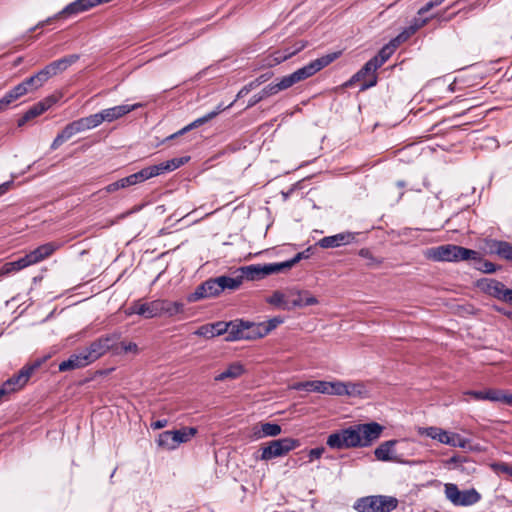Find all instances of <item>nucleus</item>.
Returning <instances> with one entry per match:
<instances>
[{"label": "nucleus", "mask_w": 512, "mask_h": 512, "mask_svg": "<svg viewBox=\"0 0 512 512\" xmlns=\"http://www.w3.org/2000/svg\"><path fill=\"white\" fill-rule=\"evenodd\" d=\"M121 338L120 333H112L93 341L89 347L84 349L90 362H94L103 356L107 351L112 350L114 354H119L118 341Z\"/></svg>", "instance_id": "6"}, {"label": "nucleus", "mask_w": 512, "mask_h": 512, "mask_svg": "<svg viewBox=\"0 0 512 512\" xmlns=\"http://www.w3.org/2000/svg\"><path fill=\"white\" fill-rule=\"evenodd\" d=\"M397 505L398 500L395 497L371 495L359 498L353 507L358 512H391Z\"/></svg>", "instance_id": "5"}, {"label": "nucleus", "mask_w": 512, "mask_h": 512, "mask_svg": "<svg viewBox=\"0 0 512 512\" xmlns=\"http://www.w3.org/2000/svg\"><path fill=\"white\" fill-rule=\"evenodd\" d=\"M324 451H325L324 447H317V448L311 449L309 451V460L313 461V460L319 459L323 455Z\"/></svg>", "instance_id": "57"}, {"label": "nucleus", "mask_w": 512, "mask_h": 512, "mask_svg": "<svg viewBox=\"0 0 512 512\" xmlns=\"http://www.w3.org/2000/svg\"><path fill=\"white\" fill-rule=\"evenodd\" d=\"M395 444L396 440H389L383 442L375 449V457L380 461H396L397 457L394 454Z\"/></svg>", "instance_id": "30"}, {"label": "nucleus", "mask_w": 512, "mask_h": 512, "mask_svg": "<svg viewBox=\"0 0 512 512\" xmlns=\"http://www.w3.org/2000/svg\"><path fill=\"white\" fill-rule=\"evenodd\" d=\"M283 323L282 317H274L267 322L256 324L257 331L256 333H260L261 337L266 336L269 332L275 329L278 325Z\"/></svg>", "instance_id": "39"}, {"label": "nucleus", "mask_w": 512, "mask_h": 512, "mask_svg": "<svg viewBox=\"0 0 512 512\" xmlns=\"http://www.w3.org/2000/svg\"><path fill=\"white\" fill-rule=\"evenodd\" d=\"M425 255L428 259L438 262H459L479 258L478 251L453 244L432 247Z\"/></svg>", "instance_id": "4"}, {"label": "nucleus", "mask_w": 512, "mask_h": 512, "mask_svg": "<svg viewBox=\"0 0 512 512\" xmlns=\"http://www.w3.org/2000/svg\"><path fill=\"white\" fill-rule=\"evenodd\" d=\"M235 273H239L242 282L244 280L255 281L264 278L263 266L260 264L242 266Z\"/></svg>", "instance_id": "29"}, {"label": "nucleus", "mask_w": 512, "mask_h": 512, "mask_svg": "<svg viewBox=\"0 0 512 512\" xmlns=\"http://www.w3.org/2000/svg\"><path fill=\"white\" fill-rule=\"evenodd\" d=\"M197 433L195 427H183L179 430L164 431L159 434L157 444L166 450H174L180 444L188 442Z\"/></svg>", "instance_id": "8"}, {"label": "nucleus", "mask_w": 512, "mask_h": 512, "mask_svg": "<svg viewBox=\"0 0 512 512\" xmlns=\"http://www.w3.org/2000/svg\"><path fill=\"white\" fill-rule=\"evenodd\" d=\"M157 300L142 303L141 301H134L127 309L128 315L137 314L145 318L157 317Z\"/></svg>", "instance_id": "20"}, {"label": "nucleus", "mask_w": 512, "mask_h": 512, "mask_svg": "<svg viewBox=\"0 0 512 512\" xmlns=\"http://www.w3.org/2000/svg\"><path fill=\"white\" fill-rule=\"evenodd\" d=\"M143 172H144V177H146V180L166 173L163 162L160 164H157V165L145 167V168H143Z\"/></svg>", "instance_id": "44"}, {"label": "nucleus", "mask_w": 512, "mask_h": 512, "mask_svg": "<svg viewBox=\"0 0 512 512\" xmlns=\"http://www.w3.org/2000/svg\"><path fill=\"white\" fill-rule=\"evenodd\" d=\"M60 244L56 242H48L38 246L36 249L28 253L33 264L39 263L42 260L51 256L57 249L60 248Z\"/></svg>", "instance_id": "24"}, {"label": "nucleus", "mask_w": 512, "mask_h": 512, "mask_svg": "<svg viewBox=\"0 0 512 512\" xmlns=\"http://www.w3.org/2000/svg\"><path fill=\"white\" fill-rule=\"evenodd\" d=\"M316 304H318L317 298L308 291H296L294 297L291 299V310L296 307H306Z\"/></svg>", "instance_id": "31"}, {"label": "nucleus", "mask_w": 512, "mask_h": 512, "mask_svg": "<svg viewBox=\"0 0 512 512\" xmlns=\"http://www.w3.org/2000/svg\"><path fill=\"white\" fill-rule=\"evenodd\" d=\"M14 101H16V98L9 90L3 97L0 98V112L5 111Z\"/></svg>", "instance_id": "51"}, {"label": "nucleus", "mask_w": 512, "mask_h": 512, "mask_svg": "<svg viewBox=\"0 0 512 512\" xmlns=\"http://www.w3.org/2000/svg\"><path fill=\"white\" fill-rule=\"evenodd\" d=\"M444 492L446 498L455 506H471L481 499V495L474 488L461 491L454 483H446Z\"/></svg>", "instance_id": "10"}, {"label": "nucleus", "mask_w": 512, "mask_h": 512, "mask_svg": "<svg viewBox=\"0 0 512 512\" xmlns=\"http://www.w3.org/2000/svg\"><path fill=\"white\" fill-rule=\"evenodd\" d=\"M227 327V325H224V321H218L200 326L194 334L205 338H213L225 334Z\"/></svg>", "instance_id": "25"}, {"label": "nucleus", "mask_w": 512, "mask_h": 512, "mask_svg": "<svg viewBox=\"0 0 512 512\" xmlns=\"http://www.w3.org/2000/svg\"><path fill=\"white\" fill-rule=\"evenodd\" d=\"M244 371L245 369L242 364H240L239 362L232 363L228 366L226 370H224L215 377V381L237 379L244 373Z\"/></svg>", "instance_id": "36"}, {"label": "nucleus", "mask_w": 512, "mask_h": 512, "mask_svg": "<svg viewBox=\"0 0 512 512\" xmlns=\"http://www.w3.org/2000/svg\"><path fill=\"white\" fill-rule=\"evenodd\" d=\"M38 74L44 83L47 82L48 79H50L51 77L55 76L53 68H51L50 63L48 65H46L43 69L38 71Z\"/></svg>", "instance_id": "55"}, {"label": "nucleus", "mask_w": 512, "mask_h": 512, "mask_svg": "<svg viewBox=\"0 0 512 512\" xmlns=\"http://www.w3.org/2000/svg\"><path fill=\"white\" fill-rule=\"evenodd\" d=\"M430 21V17H415L411 20L410 25L405 27L403 31L409 36H413L419 29L424 27Z\"/></svg>", "instance_id": "41"}, {"label": "nucleus", "mask_w": 512, "mask_h": 512, "mask_svg": "<svg viewBox=\"0 0 512 512\" xmlns=\"http://www.w3.org/2000/svg\"><path fill=\"white\" fill-rule=\"evenodd\" d=\"M473 261H477L476 268L484 273H493L496 271V265L490 261L483 260L481 258V254L479 253L478 259H472Z\"/></svg>", "instance_id": "46"}, {"label": "nucleus", "mask_w": 512, "mask_h": 512, "mask_svg": "<svg viewBox=\"0 0 512 512\" xmlns=\"http://www.w3.org/2000/svg\"><path fill=\"white\" fill-rule=\"evenodd\" d=\"M143 106L142 103H135L132 105L122 104L118 106H114L111 108L103 109L100 111L101 117L103 118V122H113L121 117L127 115L128 113L141 108Z\"/></svg>", "instance_id": "17"}, {"label": "nucleus", "mask_w": 512, "mask_h": 512, "mask_svg": "<svg viewBox=\"0 0 512 512\" xmlns=\"http://www.w3.org/2000/svg\"><path fill=\"white\" fill-rule=\"evenodd\" d=\"M359 232H341L335 235L326 236L321 238L318 241V245L321 248L328 249V248H337L340 246L348 245L351 243H354L357 241V236H359Z\"/></svg>", "instance_id": "14"}, {"label": "nucleus", "mask_w": 512, "mask_h": 512, "mask_svg": "<svg viewBox=\"0 0 512 512\" xmlns=\"http://www.w3.org/2000/svg\"><path fill=\"white\" fill-rule=\"evenodd\" d=\"M10 92L13 94V96L17 99L22 97L23 95L27 94L29 92V88H26L23 81L19 83L18 85L14 86Z\"/></svg>", "instance_id": "53"}, {"label": "nucleus", "mask_w": 512, "mask_h": 512, "mask_svg": "<svg viewBox=\"0 0 512 512\" xmlns=\"http://www.w3.org/2000/svg\"><path fill=\"white\" fill-rule=\"evenodd\" d=\"M358 254H359L360 257L368 260L367 265L370 266V267L377 266V265H379L381 263V260L376 259L372 255L370 250L367 249V248L360 249Z\"/></svg>", "instance_id": "50"}, {"label": "nucleus", "mask_w": 512, "mask_h": 512, "mask_svg": "<svg viewBox=\"0 0 512 512\" xmlns=\"http://www.w3.org/2000/svg\"><path fill=\"white\" fill-rule=\"evenodd\" d=\"M271 76H272V73L260 75L259 77H257L253 81H251L248 84H246L245 86H243L239 90V92L237 93L236 99L233 102H231L229 105L224 106L222 103L219 104L215 108V110L205 114L202 117H199V118L195 119L193 122H191L190 124H188L187 126L182 128L178 132H176V133L170 135L169 137H167V140L173 139V138L177 137L178 135H182V134H184V133H186V132H188V131H190V130H192L194 128H197V127H199V126L209 122L210 120H212L213 118L218 116L221 112H223L224 110L230 108L237 99L246 96L250 91H252L253 89L257 88L258 86H260L261 84L266 82Z\"/></svg>", "instance_id": "2"}, {"label": "nucleus", "mask_w": 512, "mask_h": 512, "mask_svg": "<svg viewBox=\"0 0 512 512\" xmlns=\"http://www.w3.org/2000/svg\"><path fill=\"white\" fill-rule=\"evenodd\" d=\"M267 302L283 310H291V299L287 298L285 294L280 291H275L267 299Z\"/></svg>", "instance_id": "38"}, {"label": "nucleus", "mask_w": 512, "mask_h": 512, "mask_svg": "<svg viewBox=\"0 0 512 512\" xmlns=\"http://www.w3.org/2000/svg\"><path fill=\"white\" fill-rule=\"evenodd\" d=\"M492 252L496 253L499 257L512 261V245L509 242L501 240H493L490 244Z\"/></svg>", "instance_id": "35"}, {"label": "nucleus", "mask_w": 512, "mask_h": 512, "mask_svg": "<svg viewBox=\"0 0 512 512\" xmlns=\"http://www.w3.org/2000/svg\"><path fill=\"white\" fill-rule=\"evenodd\" d=\"M87 130L98 127L103 123V118L100 112L83 117Z\"/></svg>", "instance_id": "47"}, {"label": "nucleus", "mask_w": 512, "mask_h": 512, "mask_svg": "<svg viewBox=\"0 0 512 512\" xmlns=\"http://www.w3.org/2000/svg\"><path fill=\"white\" fill-rule=\"evenodd\" d=\"M86 130L87 128L83 117L70 122L54 138L50 146V149H58L64 142L72 138L74 135L84 132Z\"/></svg>", "instance_id": "13"}, {"label": "nucleus", "mask_w": 512, "mask_h": 512, "mask_svg": "<svg viewBox=\"0 0 512 512\" xmlns=\"http://www.w3.org/2000/svg\"><path fill=\"white\" fill-rule=\"evenodd\" d=\"M220 293L218 277L211 278L199 285L196 290L188 296V301L195 302L203 298L218 296Z\"/></svg>", "instance_id": "15"}, {"label": "nucleus", "mask_w": 512, "mask_h": 512, "mask_svg": "<svg viewBox=\"0 0 512 512\" xmlns=\"http://www.w3.org/2000/svg\"><path fill=\"white\" fill-rule=\"evenodd\" d=\"M282 90H284V88L281 86L280 81L277 83H271V84L265 86L259 93L254 94L249 99L247 108H251V107L255 106L257 103H259L263 99L268 98L272 95H275Z\"/></svg>", "instance_id": "27"}, {"label": "nucleus", "mask_w": 512, "mask_h": 512, "mask_svg": "<svg viewBox=\"0 0 512 512\" xmlns=\"http://www.w3.org/2000/svg\"><path fill=\"white\" fill-rule=\"evenodd\" d=\"M465 395L471 396L477 401H484L485 400V390L484 391H475V390H469L465 392Z\"/></svg>", "instance_id": "58"}, {"label": "nucleus", "mask_w": 512, "mask_h": 512, "mask_svg": "<svg viewBox=\"0 0 512 512\" xmlns=\"http://www.w3.org/2000/svg\"><path fill=\"white\" fill-rule=\"evenodd\" d=\"M491 468L496 473H503V474H507L510 477H512V463H506V462L493 463L491 465Z\"/></svg>", "instance_id": "48"}, {"label": "nucleus", "mask_w": 512, "mask_h": 512, "mask_svg": "<svg viewBox=\"0 0 512 512\" xmlns=\"http://www.w3.org/2000/svg\"><path fill=\"white\" fill-rule=\"evenodd\" d=\"M118 351L120 353H137L138 352V346L134 342H121L120 345H118Z\"/></svg>", "instance_id": "52"}, {"label": "nucleus", "mask_w": 512, "mask_h": 512, "mask_svg": "<svg viewBox=\"0 0 512 512\" xmlns=\"http://www.w3.org/2000/svg\"><path fill=\"white\" fill-rule=\"evenodd\" d=\"M91 362L87 357L84 350L77 354H72L67 360L62 361L59 364V371H68L74 370L78 368L85 367L89 365Z\"/></svg>", "instance_id": "21"}, {"label": "nucleus", "mask_w": 512, "mask_h": 512, "mask_svg": "<svg viewBox=\"0 0 512 512\" xmlns=\"http://www.w3.org/2000/svg\"><path fill=\"white\" fill-rule=\"evenodd\" d=\"M38 367V363L24 366L16 375L5 381L7 386H9V388H14V392L22 389L29 381L34 370Z\"/></svg>", "instance_id": "19"}, {"label": "nucleus", "mask_w": 512, "mask_h": 512, "mask_svg": "<svg viewBox=\"0 0 512 512\" xmlns=\"http://www.w3.org/2000/svg\"><path fill=\"white\" fill-rule=\"evenodd\" d=\"M356 385H352V390L349 389V386L341 381H324V394L326 395H353L355 394Z\"/></svg>", "instance_id": "28"}, {"label": "nucleus", "mask_w": 512, "mask_h": 512, "mask_svg": "<svg viewBox=\"0 0 512 512\" xmlns=\"http://www.w3.org/2000/svg\"><path fill=\"white\" fill-rule=\"evenodd\" d=\"M131 180L133 182V184H137V183H141V182H144L146 181V177H144V172H143V169H141L140 171L134 173V174H131Z\"/></svg>", "instance_id": "61"}, {"label": "nucleus", "mask_w": 512, "mask_h": 512, "mask_svg": "<svg viewBox=\"0 0 512 512\" xmlns=\"http://www.w3.org/2000/svg\"><path fill=\"white\" fill-rule=\"evenodd\" d=\"M60 17H56V14L52 17H48L47 19L45 20H42L40 22H38L34 27H32L29 31L32 32V31H35L36 29L38 28H43L44 26L52 23V21L56 20V19H59Z\"/></svg>", "instance_id": "59"}, {"label": "nucleus", "mask_w": 512, "mask_h": 512, "mask_svg": "<svg viewBox=\"0 0 512 512\" xmlns=\"http://www.w3.org/2000/svg\"><path fill=\"white\" fill-rule=\"evenodd\" d=\"M96 0H75L56 13V17L69 18L97 6Z\"/></svg>", "instance_id": "18"}, {"label": "nucleus", "mask_w": 512, "mask_h": 512, "mask_svg": "<svg viewBox=\"0 0 512 512\" xmlns=\"http://www.w3.org/2000/svg\"><path fill=\"white\" fill-rule=\"evenodd\" d=\"M23 83L26 86V88H29V91L36 90V89L42 87L44 84V82L41 79V77L39 76L38 72L35 73L34 75L26 78L23 81Z\"/></svg>", "instance_id": "45"}, {"label": "nucleus", "mask_w": 512, "mask_h": 512, "mask_svg": "<svg viewBox=\"0 0 512 512\" xmlns=\"http://www.w3.org/2000/svg\"><path fill=\"white\" fill-rule=\"evenodd\" d=\"M478 286L490 296H493L499 300H502L504 293L507 290L505 285L495 279H483L479 281Z\"/></svg>", "instance_id": "22"}, {"label": "nucleus", "mask_w": 512, "mask_h": 512, "mask_svg": "<svg viewBox=\"0 0 512 512\" xmlns=\"http://www.w3.org/2000/svg\"><path fill=\"white\" fill-rule=\"evenodd\" d=\"M14 263H15L16 269L18 271H20V270H22V269H24V268H26V267H28L30 265H33V263H32V261H31V259H30L28 254H26L25 256L15 260Z\"/></svg>", "instance_id": "54"}, {"label": "nucleus", "mask_w": 512, "mask_h": 512, "mask_svg": "<svg viewBox=\"0 0 512 512\" xmlns=\"http://www.w3.org/2000/svg\"><path fill=\"white\" fill-rule=\"evenodd\" d=\"M234 274L235 275L233 277L225 276V275L218 277V282L220 285L221 293L226 289L236 290L241 286L242 281H241L239 273L234 272Z\"/></svg>", "instance_id": "37"}, {"label": "nucleus", "mask_w": 512, "mask_h": 512, "mask_svg": "<svg viewBox=\"0 0 512 512\" xmlns=\"http://www.w3.org/2000/svg\"><path fill=\"white\" fill-rule=\"evenodd\" d=\"M377 69V64H375L372 59L368 60L364 66L345 83V86H352L355 82H360L366 77H368V80L362 82L360 91H364L375 86L377 84V76L375 74Z\"/></svg>", "instance_id": "12"}, {"label": "nucleus", "mask_w": 512, "mask_h": 512, "mask_svg": "<svg viewBox=\"0 0 512 512\" xmlns=\"http://www.w3.org/2000/svg\"><path fill=\"white\" fill-rule=\"evenodd\" d=\"M168 424L167 419H159L151 423V428L153 429H162L166 427Z\"/></svg>", "instance_id": "63"}, {"label": "nucleus", "mask_w": 512, "mask_h": 512, "mask_svg": "<svg viewBox=\"0 0 512 512\" xmlns=\"http://www.w3.org/2000/svg\"><path fill=\"white\" fill-rule=\"evenodd\" d=\"M485 400L491 402H501L512 406V393H507L501 389H487L485 390Z\"/></svg>", "instance_id": "34"}, {"label": "nucleus", "mask_w": 512, "mask_h": 512, "mask_svg": "<svg viewBox=\"0 0 512 512\" xmlns=\"http://www.w3.org/2000/svg\"><path fill=\"white\" fill-rule=\"evenodd\" d=\"M181 162H182V160H180L178 158H173V159L163 162L166 173L174 171L177 168L181 167Z\"/></svg>", "instance_id": "56"}, {"label": "nucleus", "mask_w": 512, "mask_h": 512, "mask_svg": "<svg viewBox=\"0 0 512 512\" xmlns=\"http://www.w3.org/2000/svg\"><path fill=\"white\" fill-rule=\"evenodd\" d=\"M306 45H307L306 41H298V42L294 43L293 46L287 47L283 50H284V52H286V56L289 59L292 56L299 53L300 51H302L306 47Z\"/></svg>", "instance_id": "49"}, {"label": "nucleus", "mask_w": 512, "mask_h": 512, "mask_svg": "<svg viewBox=\"0 0 512 512\" xmlns=\"http://www.w3.org/2000/svg\"><path fill=\"white\" fill-rule=\"evenodd\" d=\"M56 101L57 100L55 97L49 96V97H46L45 99H43L42 101H39L38 103L34 104L18 120V126H23L26 122L41 115L46 110L51 108L56 103Z\"/></svg>", "instance_id": "16"}, {"label": "nucleus", "mask_w": 512, "mask_h": 512, "mask_svg": "<svg viewBox=\"0 0 512 512\" xmlns=\"http://www.w3.org/2000/svg\"><path fill=\"white\" fill-rule=\"evenodd\" d=\"M286 60H288L286 52L284 50H277L264 59V64L268 67H273Z\"/></svg>", "instance_id": "42"}, {"label": "nucleus", "mask_w": 512, "mask_h": 512, "mask_svg": "<svg viewBox=\"0 0 512 512\" xmlns=\"http://www.w3.org/2000/svg\"><path fill=\"white\" fill-rule=\"evenodd\" d=\"M418 432L420 435L427 436L442 444L452 447L466 448L469 444V440L467 438H463L457 433L448 432L435 426L419 428Z\"/></svg>", "instance_id": "9"}, {"label": "nucleus", "mask_w": 512, "mask_h": 512, "mask_svg": "<svg viewBox=\"0 0 512 512\" xmlns=\"http://www.w3.org/2000/svg\"><path fill=\"white\" fill-rule=\"evenodd\" d=\"M104 189H105V191H106L107 193H113V192H115V191H118V190H120V189H124V188H123V186L121 185V180L119 179V180H117V181H115V182H113V183H111V184L107 185Z\"/></svg>", "instance_id": "60"}, {"label": "nucleus", "mask_w": 512, "mask_h": 512, "mask_svg": "<svg viewBox=\"0 0 512 512\" xmlns=\"http://www.w3.org/2000/svg\"><path fill=\"white\" fill-rule=\"evenodd\" d=\"M1 271L3 274H10L12 272H17L18 270L16 269L14 261H12V262L5 263L2 266Z\"/></svg>", "instance_id": "62"}, {"label": "nucleus", "mask_w": 512, "mask_h": 512, "mask_svg": "<svg viewBox=\"0 0 512 512\" xmlns=\"http://www.w3.org/2000/svg\"><path fill=\"white\" fill-rule=\"evenodd\" d=\"M281 426L277 423L266 422L262 423L260 426H254L252 429L253 438L256 440L266 438V437H275L281 433Z\"/></svg>", "instance_id": "26"}, {"label": "nucleus", "mask_w": 512, "mask_h": 512, "mask_svg": "<svg viewBox=\"0 0 512 512\" xmlns=\"http://www.w3.org/2000/svg\"><path fill=\"white\" fill-rule=\"evenodd\" d=\"M80 59L78 54H70L51 62L55 76L59 73L66 71L70 66L75 64Z\"/></svg>", "instance_id": "33"}, {"label": "nucleus", "mask_w": 512, "mask_h": 512, "mask_svg": "<svg viewBox=\"0 0 512 512\" xmlns=\"http://www.w3.org/2000/svg\"><path fill=\"white\" fill-rule=\"evenodd\" d=\"M298 446L299 441L293 438L273 440L266 447L262 448L260 459L268 461L276 457L284 456Z\"/></svg>", "instance_id": "11"}, {"label": "nucleus", "mask_w": 512, "mask_h": 512, "mask_svg": "<svg viewBox=\"0 0 512 512\" xmlns=\"http://www.w3.org/2000/svg\"><path fill=\"white\" fill-rule=\"evenodd\" d=\"M340 52H333L326 55H323L307 65L297 69L293 73L286 75L282 77L279 81L281 83V86L284 88V90L292 87L294 84L299 83L301 81H304L313 75H315L317 72L322 70L323 68L327 67L329 64H331L333 61H335L339 56Z\"/></svg>", "instance_id": "3"}, {"label": "nucleus", "mask_w": 512, "mask_h": 512, "mask_svg": "<svg viewBox=\"0 0 512 512\" xmlns=\"http://www.w3.org/2000/svg\"><path fill=\"white\" fill-rule=\"evenodd\" d=\"M383 429L377 422L354 424L331 433L326 444L337 450L369 447L380 438Z\"/></svg>", "instance_id": "1"}, {"label": "nucleus", "mask_w": 512, "mask_h": 512, "mask_svg": "<svg viewBox=\"0 0 512 512\" xmlns=\"http://www.w3.org/2000/svg\"><path fill=\"white\" fill-rule=\"evenodd\" d=\"M157 317L165 315L175 316L184 312V303L179 301L157 300Z\"/></svg>", "instance_id": "23"}, {"label": "nucleus", "mask_w": 512, "mask_h": 512, "mask_svg": "<svg viewBox=\"0 0 512 512\" xmlns=\"http://www.w3.org/2000/svg\"><path fill=\"white\" fill-rule=\"evenodd\" d=\"M393 53V50L389 46L384 45L377 55L371 59L375 64H377V67L380 68L393 55Z\"/></svg>", "instance_id": "43"}, {"label": "nucleus", "mask_w": 512, "mask_h": 512, "mask_svg": "<svg viewBox=\"0 0 512 512\" xmlns=\"http://www.w3.org/2000/svg\"><path fill=\"white\" fill-rule=\"evenodd\" d=\"M262 266H263L264 277H266L267 275L280 273L285 270L291 269V264H289L288 261H284V262H280V263H268V264H264Z\"/></svg>", "instance_id": "40"}, {"label": "nucleus", "mask_w": 512, "mask_h": 512, "mask_svg": "<svg viewBox=\"0 0 512 512\" xmlns=\"http://www.w3.org/2000/svg\"><path fill=\"white\" fill-rule=\"evenodd\" d=\"M228 329L226 330V341L232 342L237 340H251L261 338L260 333H256V323L235 320L230 322H224Z\"/></svg>", "instance_id": "7"}, {"label": "nucleus", "mask_w": 512, "mask_h": 512, "mask_svg": "<svg viewBox=\"0 0 512 512\" xmlns=\"http://www.w3.org/2000/svg\"><path fill=\"white\" fill-rule=\"evenodd\" d=\"M290 388L296 391L317 392L324 394V381L311 380L304 382H296L293 383Z\"/></svg>", "instance_id": "32"}, {"label": "nucleus", "mask_w": 512, "mask_h": 512, "mask_svg": "<svg viewBox=\"0 0 512 512\" xmlns=\"http://www.w3.org/2000/svg\"><path fill=\"white\" fill-rule=\"evenodd\" d=\"M434 7H436V6L432 2V0H430L429 2H427L423 7H421L418 10L417 14L418 15H423V14L427 13L428 11H430L431 9H433Z\"/></svg>", "instance_id": "64"}]
</instances>
